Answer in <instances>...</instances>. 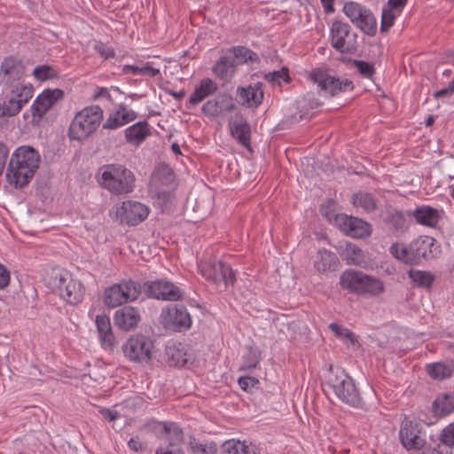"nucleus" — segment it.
<instances>
[{
  "label": "nucleus",
  "instance_id": "nucleus-13",
  "mask_svg": "<svg viewBox=\"0 0 454 454\" xmlns=\"http://www.w3.org/2000/svg\"><path fill=\"white\" fill-rule=\"evenodd\" d=\"M153 349V340L141 334L131 336L122 346L125 356L137 363L148 362L152 358Z\"/></svg>",
  "mask_w": 454,
  "mask_h": 454
},
{
  "label": "nucleus",
  "instance_id": "nucleus-22",
  "mask_svg": "<svg viewBox=\"0 0 454 454\" xmlns=\"http://www.w3.org/2000/svg\"><path fill=\"white\" fill-rule=\"evenodd\" d=\"M239 102L247 107H257L263 99L262 83L256 82L247 88L239 87L237 90Z\"/></svg>",
  "mask_w": 454,
  "mask_h": 454
},
{
  "label": "nucleus",
  "instance_id": "nucleus-41",
  "mask_svg": "<svg viewBox=\"0 0 454 454\" xmlns=\"http://www.w3.org/2000/svg\"><path fill=\"white\" fill-rule=\"evenodd\" d=\"M173 174L172 168L168 165L162 163L155 168L153 177L154 180L165 185L173 182Z\"/></svg>",
  "mask_w": 454,
  "mask_h": 454
},
{
  "label": "nucleus",
  "instance_id": "nucleus-18",
  "mask_svg": "<svg viewBox=\"0 0 454 454\" xmlns=\"http://www.w3.org/2000/svg\"><path fill=\"white\" fill-rule=\"evenodd\" d=\"M25 74V67L21 60L14 57H7L0 67V83L4 86H11L18 82Z\"/></svg>",
  "mask_w": 454,
  "mask_h": 454
},
{
  "label": "nucleus",
  "instance_id": "nucleus-27",
  "mask_svg": "<svg viewBox=\"0 0 454 454\" xmlns=\"http://www.w3.org/2000/svg\"><path fill=\"white\" fill-rule=\"evenodd\" d=\"M408 215L418 223L429 227H435L441 218V211L430 206L418 207Z\"/></svg>",
  "mask_w": 454,
  "mask_h": 454
},
{
  "label": "nucleus",
  "instance_id": "nucleus-1",
  "mask_svg": "<svg viewBox=\"0 0 454 454\" xmlns=\"http://www.w3.org/2000/svg\"><path fill=\"white\" fill-rule=\"evenodd\" d=\"M40 156L30 146H20L15 150L8 165L6 178L15 187H24L34 176L39 167Z\"/></svg>",
  "mask_w": 454,
  "mask_h": 454
},
{
  "label": "nucleus",
  "instance_id": "nucleus-43",
  "mask_svg": "<svg viewBox=\"0 0 454 454\" xmlns=\"http://www.w3.org/2000/svg\"><path fill=\"white\" fill-rule=\"evenodd\" d=\"M124 71L131 72L135 75L139 74V75L149 76V77H154V76L160 74V70L158 68L153 67L152 66V64L149 62L142 67L125 66Z\"/></svg>",
  "mask_w": 454,
  "mask_h": 454
},
{
  "label": "nucleus",
  "instance_id": "nucleus-52",
  "mask_svg": "<svg viewBox=\"0 0 454 454\" xmlns=\"http://www.w3.org/2000/svg\"><path fill=\"white\" fill-rule=\"evenodd\" d=\"M355 67L364 77H372L374 73L373 66L363 60H355Z\"/></svg>",
  "mask_w": 454,
  "mask_h": 454
},
{
  "label": "nucleus",
  "instance_id": "nucleus-7",
  "mask_svg": "<svg viewBox=\"0 0 454 454\" xmlns=\"http://www.w3.org/2000/svg\"><path fill=\"white\" fill-rule=\"evenodd\" d=\"M325 387L333 390L342 402L358 407L362 403L359 392L353 380L342 370L333 371L331 367L326 376Z\"/></svg>",
  "mask_w": 454,
  "mask_h": 454
},
{
  "label": "nucleus",
  "instance_id": "nucleus-60",
  "mask_svg": "<svg viewBox=\"0 0 454 454\" xmlns=\"http://www.w3.org/2000/svg\"><path fill=\"white\" fill-rule=\"evenodd\" d=\"M453 93H454V87L450 82L447 88H444L442 90H440L434 92V97L435 98H438L452 95Z\"/></svg>",
  "mask_w": 454,
  "mask_h": 454
},
{
  "label": "nucleus",
  "instance_id": "nucleus-12",
  "mask_svg": "<svg viewBox=\"0 0 454 454\" xmlns=\"http://www.w3.org/2000/svg\"><path fill=\"white\" fill-rule=\"evenodd\" d=\"M332 44L342 53H353L357 50V35L350 30L348 24L336 20L331 27Z\"/></svg>",
  "mask_w": 454,
  "mask_h": 454
},
{
  "label": "nucleus",
  "instance_id": "nucleus-63",
  "mask_svg": "<svg viewBox=\"0 0 454 454\" xmlns=\"http://www.w3.org/2000/svg\"><path fill=\"white\" fill-rule=\"evenodd\" d=\"M325 12L332 13L334 12L333 1H321Z\"/></svg>",
  "mask_w": 454,
  "mask_h": 454
},
{
  "label": "nucleus",
  "instance_id": "nucleus-57",
  "mask_svg": "<svg viewBox=\"0 0 454 454\" xmlns=\"http://www.w3.org/2000/svg\"><path fill=\"white\" fill-rule=\"evenodd\" d=\"M10 283V272L3 264L0 263V289H4Z\"/></svg>",
  "mask_w": 454,
  "mask_h": 454
},
{
  "label": "nucleus",
  "instance_id": "nucleus-35",
  "mask_svg": "<svg viewBox=\"0 0 454 454\" xmlns=\"http://www.w3.org/2000/svg\"><path fill=\"white\" fill-rule=\"evenodd\" d=\"M433 411L437 417H444L454 411V395L443 394L433 403Z\"/></svg>",
  "mask_w": 454,
  "mask_h": 454
},
{
  "label": "nucleus",
  "instance_id": "nucleus-53",
  "mask_svg": "<svg viewBox=\"0 0 454 454\" xmlns=\"http://www.w3.org/2000/svg\"><path fill=\"white\" fill-rule=\"evenodd\" d=\"M407 1L408 0H388L385 8L400 15L406 5Z\"/></svg>",
  "mask_w": 454,
  "mask_h": 454
},
{
  "label": "nucleus",
  "instance_id": "nucleus-59",
  "mask_svg": "<svg viewBox=\"0 0 454 454\" xmlns=\"http://www.w3.org/2000/svg\"><path fill=\"white\" fill-rule=\"evenodd\" d=\"M99 412L102 417L108 421H114L118 418V412L109 409H102Z\"/></svg>",
  "mask_w": 454,
  "mask_h": 454
},
{
  "label": "nucleus",
  "instance_id": "nucleus-37",
  "mask_svg": "<svg viewBox=\"0 0 454 454\" xmlns=\"http://www.w3.org/2000/svg\"><path fill=\"white\" fill-rule=\"evenodd\" d=\"M342 258L348 265L362 266L365 263L363 251L360 247L352 243H347L342 253Z\"/></svg>",
  "mask_w": 454,
  "mask_h": 454
},
{
  "label": "nucleus",
  "instance_id": "nucleus-25",
  "mask_svg": "<svg viewBox=\"0 0 454 454\" xmlns=\"http://www.w3.org/2000/svg\"><path fill=\"white\" fill-rule=\"evenodd\" d=\"M231 136L236 138L239 144L249 147L251 129L247 120L240 114H236L229 122Z\"/></svg>",
  "mask_w": 454,
  "mask_h": 454
},
{
  "label": "nucleus",
  "instance_id": "nucleus-6",
  "mask_svg": "<svg viewBox=\"0 0 454 454\" xmlns=\"http://www.w3.org/2000/svg\"><path fill=\"white\" fill-rule=\"evenodd\" d=\"M103 120V111L98 106L83 108L74 116L69 127V137L82 141L93 134Z\"/></svg>",
  "mask_w": 454,
  "mask_h": 454
},
{
  "label": "nucleus",
  "instance_id": "nucleus-24",
  "mask_svg": "<svg viewBox=\"0 0 454 454\" xmlns=\"http://www.w3.org/2000/svg\"><path fill=\"white\" fill-rule=\"evenodd\" d=\"M236 108L231 96L221 95L208 100L202 106V112L209 116L217 117L223 112H232Z\"/></svg>",
  "mask_w": 454,
  "mask_h": 454
},
{
  "label": "nucleus",
  "instance_id": "nucleus-11",
  "mask_svg": "<svg viewBox=\"0 0 454 454\" xmlns=\"http://www.w3.org/2000/svg\"><path fill=\"white\" fill-rule=\"evenodd\" d=\"M149 212L147 206L134 200H126L114 207L115 219L130 226L137 225L145 220Z\"/></svg>",
  "mask_w": 454,
  "mask_h": 454
},
{
  "label": "nucleus",
  "instance_id": "nucleus-33",
  "mask_svg": "<svg viewBox=\"0 0 454 454\" xmlns=\"http://www.w3.org/2000/svg\"><path fill=\"white\" fill-rule=\"evenodd\" d=\"M227 52L234 60V63L237 67L245 63H259L258 55L247 47H232L231 49L228 50Z\"/></svg>",
  "mask_w": 454,
  "mask_h": 454
},
{
  "label": "nucleus",
  "instance_id": "nucleus-46",
  "mask_svg": "<svg viewBox=\"0 0 454 454\" xmlns=\"http://www.w3.org/2000/svg\"><path fill=\"white\" fill-rule=\"evenodd\" d=\"M259 353L256 349L249 348L248 352L244 356V362L240 370H253L259 364Z\"/></svg>",
  "mask_w": 454,
  "mask_h": 454
},
{
  "label": "nucleus",
  "instance_id": "nucleus-16",
  "mask_svg": "<svg viewBox=\"0 0 454 454\" xmlns=\"http://www.w3.org/2000/svg\"><path fill=\"white\" fill-rule=\"evenodd\" d=\"M399 437L403 446L408 450H419L426 445L421 427L409 419L402 422Z\"/></svg>",
  "mask_w": 454,
  "mask_h": 454
},
{
  "label": "nucleus",
  "instance_id": "nucleus-15",
  "mask_svg": "<svg viewBox=\"0 0 454 454\" xmlns=\"http://www.w3.org/2000/svg\"><path fill=\"white\" fill-rule=\"evenodd\" d=\"M200 271L203 277L215 284L223 282L227 286H232L235 282V274L232 269L220 261L205 262L201 266Z\"/></svg>",
  "mask_w": 454,
  "mask_h": 454
},
{
  "label": "nucleus",
  "instance_id": "nucleus-51",
  "mask_svg": "<svg viewBox=\"0 0 454 454\" xmlns=\"http://www.w3.org/2000/svg\"><path fill=\"white\" fill-rule=\"evenodd\" d=\"M265 79L270 82H278L280 83V81L283 80L285 82H287L289 80V74L288 70L285 67H283L279 71H274L270 72L267 74H265Z\"/></svg>",
  "mask_w": 454,
  "mask_h": 454
},
{
  "label": "nucleus",
  "instance_id": "nucleus-55",
  "mask_svg": "<svg viewBox=\"0 0 454 454\" xmlns=\"http://www.w3.org/2000/svg\"><path fill=\"white\" fill-rule=\"evenodd\" d=\"M128 446L134 452H142L145 450L146 443L137 435L128 442Z\"/></svg>",
  "mask_w": 454,
  "mask_h": 454
},
{
  "label": "nucleus",
  "instance_id": "nucleus-30",
  "mask_svg": "<svg viewBox=\"0 0 454 454\" xmlns=\"http://www.w3.org/2000/svg\"><path fill=\"white\" fill-rule=\"evenodd\" d=\"M237 66L234 60L226 51L224 55L221 56L213 67L214 74L223 81L230 80L236 71Z\"/></svg>",
  "mask_w": 454,
  "mask_h": 454
},
{
  "label": "nucleus",
  "instance_id": "nucleus-5",
  "mask_svg": "<svg viewBox=\"0 0 454 454\" xmlns=\"http://www.w3.org/2000/svg\"><path fill=\"white\" fill-rule=\"evenodd\" d=\"M47 284L69 304L76 305L83 299V286L67 271L53 270L47 279Z\"/></svg>",
  "mask_w": 454,
  "mask_h": 454
},
{
  "label": "nucleus",
  "instance_id": "nucleus-56",
  "mask_svg": "<svg viewBox=\"0 0 454 454\" xmlns=\"http://www.w3.org/2000/svg\"><path fill=\"white\" fill-rule=\"evenodd\" d=\"M259 384V380L254 377L245 376L239 379V385L243 390H250Z\"/></svg>",
  "mask_w": 454,
  "mask_h": 454
},
{
  "label": "nucleus",
  "instance_id": "nucleus-36",
  "mask_svg": "<svg viewBox=\"0 0 454 454\" xmlns=\"http://www.w3.org/2000/svg\"><path fill=\"white\" fill-rule=\"evenodd\" d=\"M352 203L356 208H361L366 213L375 211L378 205L372 194L362 192L353 195Z\"/></svg>",
  "mask_w": 454,
  "mask_h": 454
},
{
  "label": "nucleus",
  "instance_id": "nucleus-48",
  "mask_svg": "<svg viewBox=\"0 0 454 454\" xmlns=\"http://www.w3.org/2000/svg\"><path fill=\"white\" fill-rule=\"evenodd\" d=\"M16 116L5 101H0V130L8 125L9 119Z\"/></svg>",
  "mask_w": 454,
  "mask_h": 454
},
{
  "label": "nucleus",
  "instance_id": "nucleus-2",
  "mask_svg": "<svg viewBox=\"0 0 454 454\" xmlns=\"http://www.w3.org/2000/svg\"><path fill=\"white\" fill-rule=\"evenodd\" d=\"M100 186L113 194L121 195L133 192L135 175L121 164H108L100 168Z\"/></svg>",
  "mask_w": 454,
  "mask_h": 454
},
{
  "label": "nucleus",
  "instance_id": "nucleus-47",
  "mask_svg": "<svg viewBox=\"0 0 454 454\" xmlns=\"http://www.w3.org/2000/svg\"><path fill=\"white\" fill-rule=\"evenodd\" d=\"M450 446H454V423L450 424L442 430L441 434V444L438 446V450Z\"/></svg>",
  "mask_w": 454,
  "mask_h": 454
},
{
  "label": "nucleus",
  "instance_id": "nucleus-26",
  "mask_svg": "<svg viewBox=\"0 0 454 454\" xmlns=\"http://www.w3.org/2000/svg\"><path fill=\"white\" fill-rule=\"evenodd\" d=\"M140 321L138 310L132 306H125L114 314L115 325L121 330L129 331L135 328Z\"/></svg>",
  "mask_w": 454,
  "mask_h": 454
},
{
  "label": "nucleus",
  "instance_id": "nucleus-39",
  "mask_svg": "<svg viewBox=\"0 0 454 454\" xmlns=\"http://www.w3.org/2000/svg\"><path fill=\"white\" fill-rule=\"evenodd\" d=\"M408 276L411 280L419 287L428 288L434 281V276L429 271L410 270L408 271Z\"/></svg>",
  "mask_w": 454,
  "mask_h": 454
},
{
  "label": "nucleus",
  "instance_id": "nucleus-40",
  "mask_svg": "<svg viewBox=\"0 0 454 454\" xmlns=\"http://www.w3.org/2000/svg\"><path fill=\"white\" fill-rule=\"evenodd\" d=\"M188 443L194 454H215L217 451V445L214 442H200L192 435Z\"/></svg>",
  "mask_w": 454,
  "mask_h": 454
},
{
  "label": "nucleus",
  "instance_id": "nucleus-34",
  "mask_svg": "<svg viewBox=\"0 0 454 454\" xmlns=\"http://www.w3.org/2000/svg\"><path fill=\"white\" fill-rule=\"evenodd\" d=\"M166 356L170 366L183 367L188 361L186 349L181 344L168 346L166 348Z\"/></svg>",
  "mask_w": 454,
  "mask_h": 454
},
{
  "label": "nucleus",
  "instance_id": "nucleus-32",
  "mask_svg": "<svg viewBox=\"0 0 454 454\" xmlns=\"http://www.w3.org/2000/svg\"><path fill=\"white\" fill-rule=\"evenodd\" d=\"M217 90L216 84L209 78L201 80L200 85L196 87L189 98L191 105H197L207 97L215 93Z\"/></svg>",
  "mask_w": 454,
  "mask_h": 454
},
{
  "label": "nucleus",
  "instance_id": "nucleus-17",
  "mask_svg": "<svg viewBox=\"0 0 454 454\" xmlns=\"http://www.w3.org/2000/svg\"><path fill=\"white\" fill-rule=\"evenodd\" d=\"M145 292L148 297L164 300L178 301L182 298V292L171 282L164 280H155L146 282L144 285Z\"/></svg>",
  "mask_w": 454,
  "mask_h": 454
},
{
  "label": "nucleus",
  "instance_id": "nucleus-44",
  "mask_svg": "<svg viewBox=\"0 0 454 454\" xmlns=\"http://www.w3.org/2000/svg\"><path fill=\"white\" fill-rule=\"evenodd\" d=\"M33 74L38 81L54 79L59 76L58 71H56L50 65H41L35 67L33 70Z\"/></svg>",
  "mask_w": 454,
  "mask_h": 454
},
{
  "label": "nucleus",
  "instance_id": "nucleus-9",
  "mask_svg": "<svg viewBox=\"0 0 454 454\" xmlns=\"http://www.w3.org/2000/svg\"><path fill=\"white\" fill-rule=\"evenodd\" d=\"M309 79L317 83L320 90L332 97L340 92H350L354 89L353 82L348 79H340L331 75L327 71L314 69L309 74Z\"/></svg>",
  "mask_w": 454,
  "mask_h": 454
},
{
  "label": "nucleus",
  "instance_id": "nucleus-42",
  "mask_svg": "<svg viewBox=\"0 0 454 454\" xmlns=\"http://www.w3.org/2000/svg\"><path fill=\"white\" fill-rule=\"evenodd\" d=\"M427 372L434 380H442L451 375L452 370L442 363H434L427 366Z\"/></svg>",
  "mask_w": 454,
  "mask_h": 454
},
{
  "label": "nucleus",
  "instance_id": "nucleus-3",
  "mask_svg": "<svg viewBox=\"0 0 454 454\" xmlns=\"http://www.w3.org/2000/svg\"><path fill=\"white\" fill-rule=\"evenodd\" d=\"M340 285L342 289L363 295L378 296L385 291L384 283L380 278L354 270L342 272Z\"/></svg>",
  "mask_w": 454,
  "mask_h": 454
},
{
  "label": "nucleus",
  "instance_id": "nucleus-10",
  "mask_svg": "<svg viewBox=\"0 0 454 454\" xmlns=\"http://www.w3.org/2000/svg\"><path fill=\"white\" fill-rule=\"evenodd\" d=\"M343 12L351 22L364 33L368 35H374L376 34V19L370 10L357 3L348 2L345 4Z\"/></svg>",
  "mask_w": 454,
  "mask_h": 454
},
{
  "label": "nucleus",
  "instance_id": "nucleus-28",
  "mask_svg": "<svg viewBox=\"0 0 454 454\" xmlns=\"http://www.w3.org/2000/svg\"><path fill=\"white\" fill-rule=\"evenodd\" d=\"M339 263V259L334 253L323 248L317 253L314 267L318 272L325 273L334 271Z\"/></svg>",
  "mask_w": 454,
  "mask_h": 454
},
{
  "label": "nucleus",
  "instance_id": "nucleus-50",
  "mask_svg": "<svg viewBox=\"0 0 454 454\" xmlns=\"http://www.w3.org/2000/svg\"><path fill=\"white\" fill-rule=\"evenodd\" d=\"M164 429L168 432L174 442H171L170 445L173 448V444L181 442L184 441V433L181 428H179L176 424L165 425Z\"/></svg>",
  "mask_w": 454,
  "mask_h": 454
},
{
  "label": "nucleus",
  "instance_id": "nucleus-49",
  "mask_svg": "<svg viewBox=\"0 0 454 454\" xmlns=\"http://www.w3.org/2000/svg\"><path fill=\"white\" fill-rule=\"evenodd\" d=\"M397 16L398 14H395V12H392L387 8H384L381 15L380 31H387L394 25V21Z\"/></svg>",
  "mask_w": 454,
  "mask_h": 454
},
{
  "label": "nucleus",
  "instance_id": "nucleus-62",
  "mask_svg": "<svg viewBox=\"0 0 454 454\" xmlns=\"http://www.w3.org/2000/svg\"><path fill=\"white\" fill-rule=\"evenodd\" d=\"M155 454H184V451L178 448H160Z\"/></svg>",
  "mask_w": 454,
  "mask_h": 454
},
{
  "label": "nucleus",
  "instance_id": "nucleus-4",
  "mask_svg": "<svg viewBox=\"0 0 454 454\" xmlns=\"http://www.w3.org/2000/svg\"><path fill=\"white\" fill-rule=\"evenodd\" d=\"M434 242L433 238L421 236L412 240L408 247L403 243L393 244L389 247V253L406 264L416 265L429 258Z\"/></svg>",
  "mask_w": 454,
  "mask_h": 454
},
{
  "label": "nucleus",
  "instance_id": "nucleus-29",
  "mask_svg": "<svg viewBox=\"0 0 454 454\" xmlns=\"http://www.w3.org/2000/svg\"><path fill=\"white\" fill-rule=\"evenodd\" d=\"M96 325L99 335V339L104 348H113L115 338L112 331L109 317L106 315H98L96 317Z\"/></svg>",
  "mask_w": 454,
  "mask_h": 454
},
{
  "label": "nucleus",
  "instance_id": "nucleus-58",
  "mask_svg": "<svg viewBox=\"0 0 454 454\" xmlns=\"http://www.w3.org/2000/svg\"><path fill=\"white\" fill-rule=\"evenodd\" d=\"M9 154L8 147L4 145L3 143H0V176L2 175L6 160Z\"/></svg>",
  "mask_w": 454,
  "mask_h": 454
},
{
  "label": "nucleus",
  "instance_id": "nucleus-64",
  "mask_svg": "<svg viewBox=\"0 0 454 454\" xmlns=\"http://www.w3.org/2000/svg\"><path fill=\"white\" fill-rule=\"evenodd\" d=\"M171 149L176 154H181L180 147L176 143L172 144Z\"/></svg>",
  "mask_w": 454,
  "mask_h": 454
},
{
  "label": "nucleus",
  "instance_id": "nucleus-61",
  "mask_svg": "<svg viewBox=\"0 0 454 454\" xmlns=\"http://www.w3.org/2000/svg\"><path fill=\"white\" fill-rule=\"evenodd\" d=\"M94 99H101L106 98L109 101L112 100L111 95L109 93V90L106 88H100L95 94H94Z\"/></svg>",
  "mask_w": 454,
  "mask_h": 454
},
{
  "label": "nucleus",
  "instance_id": "nucleus-23",
  "mask_svg": "<svg viewBox=\"0 0 454 454\" xmlns=\"http://www.w3.org/2000/svg\"><path fill=\"white\" fill-rule=\"evenodd\" d=\"M137 114L133 110H129L124 104H120L118 108L111 113L103 124V129H116L137 118Z\"/></svg>",
  "mask_w": 454,
  "mask_h": 454
},
{
  "label": "nucleus",
  "instance_id": "nucleus-20",
  "mask_svg": "<svg viewBox=\"0 0 454 454\" xmlns=\"http://www.w3.org/2000/svg\"><path fill=\"white\" fill-rule=\"evenodd\" d=\"M33 92L32 85L18 84L4 101L15 115H18L23 106L33 98Z\"/></svg>",
  "mask_w": 454,
  "mask_h": 454
},
{
  "label": "nucleus",
  "instance_id": "nucleus-54",
  "mask_svg": "<svg viewBox=\"0 0 454 454\" xmlns=\"http://www.w3.org/2000/svg\"><path fill=\"white\" fill-rule=\"evenodd\" d=\"M94 49L101 57H103L106 59L114 57V49L106 46L102 43H96Z\"/></svg>",
  "mask_w": 454,
  "mask_h": 454
},
{
  "label": "nucleus",
  "instance_id": "nucleus-14",
  "mask_svg": "<svg viewBox=\"0 0 454 454\" xmlns=\"http://www.w3.org/2000/svg\"><path fill=\"white\" fill-rule=\"evenodd\" d=\"M160 322L167 329L182 332L190 328L192 318L184 305L170 304L162 309Z\"/></svg>",
  "mask_w": 454,
  "mask_h": 454
},
{
  "label": "nucleus",
  "instance_id": "nucleus-45",
  "mask_svg": "<svg viewBox=\"0 0 454 454\" xmlns=\"http://www.w3.org/2000/svg\"><path fill=\"white\" fill-rule=\"evenodd\" d=\"M329 328L340 339L348 340L353 346L359 345L355 334L348 328L336 323H332Z\"/></svg>",
  "mask_w": 454,
  "mask_h": 454
},
{
  "label": "nucleus",
  "instance_id": "nucleus-21",
  "mask_svg": "<svg viewBox=\"0 0 454 454\" xmlns=\"http://www.w3.org/2000/svg\"><path fill=\"white\" fill-rule=\"evenodd\" d=\"M338 222L341 230L353 238H363L371 234V226L357 217L340 215Z\"/></svg>",
  "mask_w": 454,
  "mask_h": 454
},
{
  "label": "nucleus",
  "instance_id": "nucleus-8",
  "mask_svg": "<svg viewBox=\"0 0 454 454\" xmlns=\"http://www.w3.org/2000/svg\"><path fill=\"white\" fill-rule=\"evenodd\" d=\"M141 294L139 283L129 280L113 285L106 288L104 294L105 304L115 308L128 301H135Z\"/></svg>",
  "mask_w": 454,
  "mask_h": 454
},
{
  "label": "nucleus",
  "instance_id": "nucleus-19",
  "mask_svg": "<svg viewBox=\"0 0 454 454\" xmlns=\"http://www.w3.org/2000/svg\"><path fill=\"white\" fill-rule=\"evenodd\" d=\"M63 97L64 92L59 89L43 90V93L37 96L31 106L33 116L43 117Z\"/></svg>",
  "mask_w": 454,
  "mask_h": 454
},
{
  "label": "nucleus",
  "instance_id": "nucleus-38",
  "mask_svg": "<svg viewBox=\"0 0 454 454\" xmlns=\"http://www.w3.org/2000/svg\"><path fill=\"white\" fill-rule=\"evenodd\" d=\"M223 451L225 454H258L255 447L252 444L235 440L226 441L223 444Z\"/></svg>",
  "mask_w": 454,
  "mask_h": 454
},
{
  "label": "nucleus",
  "instance_id": "nucleus-31",
  "mask_svg": "<svg viewBox=\"0 0 454 454\" xmlns=\"http://www.w3.org/2000/svg\"><path fill=\"white\" fill-rule=\"evenodd\" d=\"M150 135L147 121H139L125 130L126 140L135 145H140Z\"/></svg>",
  "mask_w": 454,
  "mask_h": 454
}]
</instances>
